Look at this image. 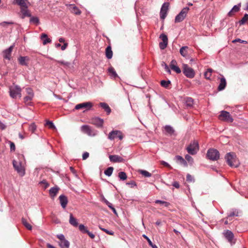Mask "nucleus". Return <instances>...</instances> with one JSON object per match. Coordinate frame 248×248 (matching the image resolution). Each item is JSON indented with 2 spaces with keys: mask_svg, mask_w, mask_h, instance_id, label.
Returning a JSON list of instances; mask_svg holds the SVG:
<instances>
[{
  "mask_svg": "<svg viewBox=\"0 0 248 248\" xmlns=\"http://www.w3.org/2000/svg\"><path fill=\"white\" fill-rule=\"evenodd\" d=\"M226 162L231 167L237 168L240 163L234 153L229 152L225 155Z\"/></svg>",
  "mask_w": 248,
  "mask_h": 248,
  "instance_id": "nucleus-1",
  "label": "nucleus"
},
{
  "mask_svg": "<svg viewBox=\"0 0 248 248\" xmlns=\"http://www.w3.org/2000/svg\"><path fill=\"white\" fill-rule=\"evenodd\" d=\"M80 130L82 133L86 134L90 137L95 136L98 133L97 130L86 124L82 125L80 127Z\"/></svg>",
  "mask_w": 248,
  "mask_h": 248,
  "instance_id": "nucleus-2",
  "label": "nucleus"
},
{
  "mask_svg": "<svg viewBox=\"0 0 248 248\" xmlns=\"http://www.w3.org/2000/svg\"><path fill=\"white\" fill-rule=\"evenodd\" d=\"M187 152L191 155H196L199 150V146L198 141L193 140L191 141L186 148Z\"/></svg>",
  "mask_w": 248,
  "mask_h": 248,
  "instance_id": "nucleus-3",
  "label": "nucleus"
},
{
  "mask_svg": "<svg viewBox=\"0 0 248 248\" xmlns=\"http://www.w3.org/2000/svg\"><path fill=\"white\" fill-rule=\"evenodd\" d=\"M206 155L209 159L216 161L219 159L220 154L217 149L211 148L207 151Z\"/></svg>",
  "mask_w": 248,
  "mask_h": 248,
  "instance_id": "nucleus-4",
  "label": "nucleus"
},
{
  "mask_svg": "<svg viewBox=\"0 0 248 248\" xmlns=\"http://www.w3.org/2000/svg\"><path fill=\"white\" fill-rule=\"evenodd\" d=\"M9 90L10 95L12 98H16L18 95L19 97H21V89L18 85H16L13 87H11Z\"/></svg>",
  "mask_w": 248,
  "mask_h": 248,
  "instance_id": "nucleus-5",
  "label": "nucleus"
},
{
  "mask_svg": "<svg viewBox=\"0 0 248 248\" xmlns=\"http://www.w3.org/2000/svg\"><path fill=\"white\" fill-rule=\"evenodd\" d=\"M189 10L188 7H184L181 12L175 17V22H181L186 18V15Z\"/></svg>",
  "mask_w": 248,
  "mask_h": 248,
  "instance_id": "nucleus-6",
  "label": "nucleus"
},
{
  "mask_svg": "<svg viewBox=\"0 0 248 248\" xmlns=\"http://www.w3.org/2000/svg\"><path fill=\"white\" fill-rule=\"evenodd\" d=\"M183 73L186 77L189 78H193L195 75L194 70L186 64L183 65Z\"/></svg>",
  "mask_w": 248,
  "mask_h": 248,
  "instance_id": "nucleus-7",
  "label": "nucleus"
},
{
  "mask_svg": "<svg viewBox=\"0 0 248 248\" xmlns=\"http://www.w3.org/2000/svg\"><path fill=\"white\" fill-rule=\"evenodd\" d=\"M118 138L120 140H122L124 136L122 132L120 130H112L108 135V139L110 140H114L115 138Z\"/></svg>",
  "mask_w": 248,
  "mask_h": 248,
  "instance_id": "nucleus-8",
  "label": "nucleus"
},
{
  "mask_svg": "<svg viewBox=\"0 0 248 248\" xmlns=\"http://www.w3.org/2000/svg\"><path fill=\"white\" fill-rule=\"evenodd\" d=\"M169 5L170 3L166 2H164L161 6L160 11V17L162 20H164L167 16Z\"/></svg>",
  "mask_w": 248,
  "mask_h": 248,
  "instance_id": "nucleus-9",
  "label": "nucleus"
},
{
  "mask_svg": "<svg viewBox=\"0 0 248 248\" xmlns=\"http://www.w3.org/2000/svg\"><path fill=\"white\" fill-rule=\"evenodd\" d=\"M13 165L15 169L17 172L21 174V176H24L25 174V170L22 166L21 162H18L15 160L13 161Z\"/></svg>",
  "mask_w": 248,
  "mask_h": 248,
  "instance_id": "nucleus-10",
  "label": "nucleus"
},
{
  "mask_svg": "<svg viewBox=\"0 0 248 248\" xmlns=\"http://www.w3.org/2000/svg\"><path fill=\"white\" fill-rule=\"evenodd\" d=\"M91 124L95 125L97 127H102L104 124V120L98 117H94L91 119Z\"/></svg>",
  "mask_w": 248,
  "mask_h": 248,
  "instance_id": "nucleus-11",
  "label": "nucleus"
},
{
  "mask_svg": "<svg viewBox=\"0 0 248 248\" xmlns=\"http://www.w3.org/2000/svg\"><path fill=\"white\" fill-rule=\"evenodd\" d=\"M14 47V45H13L11 46L8 48L2 51V55H3V57L4 59L7 60L8 61L11 60V54H12V52L13 50Z\"/></svg>",
  "mask_w": 248,
  "mask_h": 248,
  "instance_id": "nucleus-12",
  "label": "nucleus"
},
{
  "mask_svg": "<svg viewBox=\"0 0 248 248\" xmlns=\"http://www.w3.org/2000/svg\"><path fill=\"white\" fill-rule=\"evenodd\" d=\"M159 38H161L162 40V42L159 43V47L161 49H164L168 45V37L166 34L162 33L160 35Z\"/></svg>",
  "mask_w": 248,
  "mask_h": 248,
  "instance_id": "nucleus-13",
  "label": "nucleus"
},
{
  "mask_svg": "<svg viewBox=\"0 0 248 248\" xmlns=\"http://www.w3.org/2000/svg\"><path fill=\"white\" fill-rule=\"evenodd\" d=\"M93 107V104L91 102H85L82 103L77 104L75 108L76 109H79L82 108H86V110H89Z\"/></svg>",
  "mask_w": 248,
  "mask_h": 248,
  "instance_id": "nucleus-14",
  "label": "nucleus"
},
{
  "mask_svg": "<svg viewBox=\"0 0 248 248\" xmlns=\"http://www.w3.org/2000/svg\"><path fill=\"white\" fill-rule=\"evenodd\" d=\"M66 6L69 8L70 12L76 15H80L81 14V10L75 4H66Z\"/></svg>",
  "mask_w": 248,
  "mask_h": 248,
  "instance_id": "nucleus-15",
  "label": "nucleus"
},
{
  "mask_svg": "<svg viewBox=\"0 0 248 248\" xmlns=\"http://www.w3.org/2000/svg\"><path fill=\"white\" fill-rule=\"evenodd\" d=\"M219 118L223 117V120L228 121L229 122H232L233 121V118L230 115V113L225 110H222L219 116Z\"/></svg>",
  "mask_w": 248,
  "mask_h": 248,
  "instance_id": "nucleus-16",
  "label": "nucleus"
},
{
  "mask_svg": "<svg viewBox=\"0 0 248 248\" xmlns=\"http://www.w3.org/2000/svg\"><path fill=\"white\" fill-rule=\"evenodd\" d=\"M78 229L82 233H87L92 239H93L95 237V235L89 231L87 228L84 225L79 224Z\"/></svg>",
  "mask_w": 248,
  "mask_h": 248,
  "instance_id": "nucleus-17",
  "label": "nucleus"
},
{
  "mask_svg": "<svg viewBox=\"0 0 248 248\" xmlns=\"http://www.w3.org/2000/svg\"><path fill=\"white\" fill-rule=\"evenodd\" d=\"M59 199L61 206L63 209H65L68 203V199L67 197L65 195L62 194L59 196Z\"/></svg>",
  "mask_w": 248,
  "mask_h": 248,
  "instance_id": "nucleus-18",
  "label": "nucleus"
},
{
  "mask_svg": "<svg viewBox=\"0 0 248 248\" xmlns=\"http://www.w3.org/2000/svg\"><path fill=\"white\" fill-rule=\"evenodd\" d=\"M109 159L112 162H124V161L123 157L118 155H110Z\"/></svg>",
  "mask_w": 248,
  "mask_h": 248,
  "instance_id": "nucleus-19",
  "label": "nucleus"
},
{
  "mask_svg": "<svg viewBox=\"0 0 248 248\" xmlns=\"http://www.w3.org/2000/svg\"><path fill=\"white\" fill-rule=\"evenodd\" d=\"M223 234L225 238L229 242H232V240L234 237V235L232 231L227 230L224 232Z\"/></svg>",
  "mask_w": 248,
  "mask_h": 248,
  "instance_id": "nucleus-20",
  "label": "nucleus"
},
{
  "mask_svg": "<svg viewBox=\"0 0 248 248\" xmlns=\"http://www.w3.org/2000/svg\"><path fill=\"white\" fill-rule=\"evenodd\" d=\"M69 222L74 227L79 226L78 219L73 216L72 213L70 214Z\"/></svg>",
  "mask_w": 248,
  "mask_h": 248,
  "instance_id": "nucleus-21",
  "label": "nucleus"
},
{
  "mask_svg": "<svg viewBox=\"0 0 248 248\" xmlns=\"http://www.w3.org/2000/svg\"><path fill=\"white\" fill-rule=\"evenodd\" d=\"M20 12L22 14L21 18L24 19L25 17H31V13L28 8H21Z\"/></svg>",
  "mask_w": 248,
  "mask_h": 248,
  "instance_id": "nucleus-22",
  "label": "nucleus"
},
{
  "mask_svg": "<svg viewBox=\"0 0 248 248\" xmlns=\"http://www.w3.org/2000/svg\"><path fill=\"white\" fill-rule=\"evenodd\" d=\"M108 75L111 78H115L118 77V76L116 73V72L115 71L114 68L113 67H109L108 69Z\"/></svg>",
  "mask_w": 248,
  "mask_h": 248,
  "instance_id": "nucleus-23",
  "label": "nucleus"
},
{
  "mask_svg": "<svg viewBox=\"0 0 248 248\" xmlns=\"http://www.w3.org/2000/svg\"><path fill=\"white\" fill-rule=\"evenodd\" d=\"M99 105L107 112V115L110 113L111 110L108 104L105 102H101L99 103Z\"/></svg>",
  "mask_w": 248,
  "mask_h": 248,
  "instance_id": "nucleus-24",
  "label": "nucleus"
},
{
  "mask_svg": "<svg viewBox=\"0 0 248 248\" xmlns=\"http://www.w3.org/2000/svg\"><path fill=\"white\" fill-rule=\"evenodd\" d=\"M226 86V81L224 77H222L220 78L219 84L218 86L217 90L219 91L223 90Z\"/></svg>",
  "mask_w": 248,
  "mask_h": 248,
  "instance_id": "nucleus-25",
  "label": "nucleus"
},
{
  "mask_svg": "<svg viewBox=\"0 0 248 248\" xmlns=\"http://www.w3.org/2000/svg\"><path fill=\"white\" fill-rule=\"evenodd\" d=\"M59 189V187L57 186L51 187L49 190L50 196L52 198H54L57 195Z\"/></svg>",
  "mask_w": 248,
  "mask_h": 248,
  "instance_id": "nucleus-26",
  "label": "nucleus"
},
{
  "mask_svg": "<svg viewBox=\"0 0 248 248\" xmlns=\"http://www.w3.org/2000/svg\"><path fill=\"white\" fill-rule=\"evenodd\" d=\"M58 244L61 248H69L70 247V243L66 239L59 241Z\"/></svg>",
  "mask_w": 248,
  "mask_h": 248,
  "instance_id": "nucleus-27",
  "label": "nucleus"
},
{
  "mask_svg": "<svg viewBox=\"0 0 248 248\" xmlns=\"http://www.w3.org/2000/svg\"><path fill=\"white\" fill-rule=\"evenodd\" d=\"M105 53L106 57L108 59H110L112 57L113 52L111 49V47L110 45L108 46L106 48Z\"/></svg>",
  "mask_w": 248,
  "mask_h": 248,
  "instance_id": "nucleus-28",
  "label": "nucleus"
},
{
  "mask_svg": "<svg viewBox=\"0 0 248 248\" xmlns=\"http://www.w3.org/2000/svg\"><path fill=\"white\" fill-rule=\"evenodd\" d=\"M175 159L176 161L178 162L179 161L181 165H183L185 167L187 166V161L185 159H184L181 156L178 155H176L175 156Z\"/></svg>",
  "mask_w": 248,
  "mask_h": 248,
  "instance_id": "nucleus-29",
  "label": "nucleus"
},
{
  "mask_svg": "<svg viewBox=\"0 0 248 248\" xmlns=\"http://www.w3.org/2000/svg\"><path fill=\"white\" fill-rule=\"evenodd\" d=\"M41 39L43 40V44L44 45L50 43L51 41V39L48 38L47 34L46 33H42L41 34Z\"/></svg>",
  "mask_w": 248,
  "mask_h": 248,
  "instance_id": "nucleus-30",
  "label": "nucleus"
},
{
  "mask_svg": "<svg viewBox=\"0 0 248 248\" xmlns=\"http://www.w3.org/2000/svg\"><path fill=\"white\" fill-rule=\"evenodd\" d=\"M166 132L169 135H172L174 133V130L173 128L170 125H166L164 127Z\"/></svg>",
  "mask_w": 248,
  "mask_h": 248,
  "instance_id": "nucleus-31",
  "label": "nucleus"
},
{
  "mask_svg": "<svg viewBox=\"0 0 248 248\" xmlns=\"http://www.w3.org/2000/svg\"><path fill=\"white\" fill-rule=\"evenodd\" d=\"M113 170L114 169L112 167H109L106 170H105L104 174L106 176L110 177L112 174Z\"/></svg>",
  "mask_w": 248,
  "mask_h": 248,
  "instance_id": "nucleus-32",
  "label": "nucleus"
},
{
  "mask_svg": "<svg viewBox=\"0 0 248 248\" xmlns=\"http://www.w3.org/2000/svg\"><path fill=\"white\" fill-rule=\"evenodd\" d=\"M193 99L190 97H187L185 100L186 105L187 107H192L193 105Z\"/></svg>",
  "mask_w": 248,
  "mask_h": 248,
  "instance_id": "nucleus-33",
  "label": "nucleus"
},
{
  "mask_svg": "<svg viewBox=\"0 0 248 248\" xmlns=\"http://www.w3.org/2000/svg\"><path fill=\"white\" fill-rule=\"evenodd\" d=\"M188 48V47L187 46H183L180 48V53L183 57L186 56L187 53V49Z\"/></svg>",
  "mask_w": 248,
  "mask_h": 248,
  "instance_id": "nucleus-34",
  "label": "nucleus"
},
{
  "mask_svg": "<svg viewBox=\"0 0 248 248\" xmlns=\"http://www.w3.org/2000/svg\"><path fill=\"white\" fill-rule=\"evenodd\" d=\"M30 22L31 23H33L36 25H38L40 23L39 18L36 16L30 17Z\"/></svg>",
  "mask_w": 248,
  "mask_h": 248,
  "instance_id": "nucleus-35",
  "label": "nucleus"
},
{
  "mask_svg": "<svg viewBox=\"0 0 248 248\" xmlns=\"http://www.w3.org/2000/svg\"><path fill=\"white\" fill-rule=\"evenodd\" d=\"M171 82L170 80H162L160 82L161 85L165 88H167L170 85Z\"/></svg>",
  "mask_w": 248,
  "mask_h": 248,
  "instance_id": "nucleus-36",
  "label": "nucleus"
},
{
  "mask_svg": "<svg viewBox=\"0 0 248 248\" xmlns=\"http://www.w3.org/2000/svg\"><path fill=\"white\" fill-rule=\"evenodd\" d=\"M34 94L33 93H30V95H29L28 96H26L24 98V100L25 103H26L28 105H30L31 104V102L28 103V101H30L32 100Z\"/></svg>",
  "mask_w": 248,
  "mask_h": 248,
  "instance_id": "nucleus-37",
  "label": "nucleus"
},
{
  "mask_svg": "<svg viewBox=\"0 0 248 248\" xmlns=\"http://www.w3.org/2000/svg\"><path fill=\"white\" fill-rule=\"evenodd\" d=\"M212 71L213 70L212 69L208 68L207 69V71L204 72V76L206 79H210Z\"/></svg>",
  "mask_w": 248,
  "mask_h": 248,
  "instance_id": "nucleus-38",
  "label": "nucleus"
},
{
  "mask_svg": "<svg viewBox=\"0 0 248 248\" xmlns=\"http://www.w3.org/2000/svg\"><path fill=\"white\" fill-rule=\"evenodd\" d=\"M118 177L120 180L124 181L127 179V175L124 171H120L118 173Z\"/></svg>",
  "mask_w": 248,
  "mask_h": 248,
  "instance_id": "nucleus-39",
  "label": "nucleus"
},
{
  "mask_svg": "<svg viewBox=\"0 0 248 248\" xmlns=\"http://www.w3.org/2000/svg\"><path fill=\"white\" fill-rule=\"evenodd\" d=\"M22 223L27 229L29 230H31L32 229V226L31 225L28 223L25 218H22Z\"/></svg>",
  "mask_w": 248,
  "mask_h": 248,
  "instance_id": "nucleus-40",
  "label": "nucleus"
},
{
  "mask_svg": "<svg viewBox=\"0 0 248 248\" xmlns=\"http://www.w3.org/2000/svg\"><path fill=\"white\" fill-rule=\"evenodd\" d=\"M248 20V14H245L242 18L239 21V23L240 25H244L246 23L247 21Z\"/></svg>",
  "mask_w": 248,
  "mask_h": 248,
  "instance_id": "nucleus-41",
  "label": "nucleus"
},
{
  "mask_svg": "<svg viewBox=\"0 0 248 248\" xmlns=\"http://www.w3.org/2000/svg\"><path fill=\"white\" fill-rule=\"evenodd\" d=\"M142 236L147 240L149 245L152 247V248H158L155 245L153 244L150 239L147 236H146L145 234H143Z\"/></svg>",
  "mask_w": 248,
  "mask_h": 248,
  "instance_id": "nucleus-42",
  "label": "nucleus"
},
{
  "mask_svg": "<svg viewBox=\"0 0 248 248\" xmlns=\"http://www.w3.org/2000/svg\"><path fill=\"white\" fill-rule=\"evenodd\" d=\"M170 68L177 74H180L181 72L180 68L178 66L174 64H171L170 65Z\"/></svg>",
  "mask_w": 248,
  "mask_h": 248,
  "instance_id": "nucleus-43",
  "label": "nucleus"
},
{
  "mask_svg": "<svg viewBox=\"0 0 248 248\" xmlns=\"http://www.w3.org/2000/svg\"><path fill=\"white\" fill-rule=\"evenodd\" d=\"M155 203H159L160 204H162L165 207H168L170 205V203L169 202H165V201H161L160 200H155Z\"/></svg>",
  "mask_w": 248,
  "mask_h": 248,
  "instance_id": "nucleus-44",
  "label": "nucleus"
},
{
  "mask_svg": "<svg viewBox=\"0 0 248 248\" xmlns=\"http://www.w3.org/2000/svg\"><path fill=\"white\" fill-rule=\"evenodd\" d=\"M139 172L146 177H150L152 176V174L151 173L145 170H140Z\"/></svg>",
  "mask_w": 248,
  "mask_h": 248,
  "instance_id": "nucleus-45",
  "label": "nucleus"
},
{
  "mask_svg": "<svg viewBox=\"0 0 248 248\" xmlns=\"http://www.w3.org/2000/svg\"><path fill=\"white\" fill-rule=\"evenodd\" d=\"M239 216V211L236 209L233 210V211L231 213H230L228 215L227 218L232 217V216H235L238 217Z\"/></svg>",
  "mask_w": 248,
  "mask_h": 248,
  "instance_id": "nucleus-46",
  "label": "nucleus"
},
{
  "mask_svg": "<svg viewBox=\"0 0 248 248\" xmlns=\"http://www.w3.org/2000/svg\"><path fill=\"white\" fill-rule=\"evenodd\" d=\"M30 60L29 57L28 56H20L18 59V62H26L30 61Z\"/></svg>",
  "mask_w": 248,
  "mask_h": 248,
  "instance_id": "nucleus-47",
  "label": "nucleus"
},
{
  "mask_svg": "<svg viewBox=\"0 0 248 248\" xmlns=\"http://www.w3.org/2000/svg\"><path fill=\"white\" fill-rule=\"evenodd\" d=\"M186 160L187 161L190 165H192L193 163V159L189 155H185Z\"/></svg>",
  "mask_w": 248,
  "mask_h": 248,
  "instance_id": "nucleus-48",
  "label": "nucleus"
},
{
  "mask_svg": "<svg viewBox=\"0 0 248 248\" xmlns=\"http://www.w3.org/2000/svg\"><path fill=\"white\" fill-rule=\"evenodd\" d=\"M46 125H47L49 126V128L52 129H56V127L52 122V121H47L46 124Z\"/></svg>",
  "mask_w": 248,
  "mask_h": 248,
  "instance_id": "nucleus-49",
  "label": "nucleus"
},
{
  "mask_svg": "<svg viewBox=\"0 0 248 248\" xmlns=\"http://www.w3.org/2000/svg\"><path fill=\"white\" fill-rule=\"evenodd\" d=\"M241 6V3H238L237 5H234L232 9V11H233L234 13L238 12L240 10Z\"/></svg>",
  "mask_w": 248,
  "mask_h": 248,
  "instance_id": "nucleus-50",
  "label": "nucleus"
},
{
  "mask_svg": "<svg viewBox=\"0 0 248 248\" xmlns=\"http://www.w3.org/2000/svg\"><path fill=\"white\" fill-rule=\"evenodd\" d=\"M36 129V125L34 123H31L29 126V130L33 133Z\"/></svg>",
  "mask_w": 248,
  "mask_h": 248,
  "instance_id": "nucleus-51",
  "label": "nucleus"
},
{
  "mask_svg": "<svg viewBox=\"0 0 248 248\" xmlns=\"http://www.w3.org/2000/svg\"><path fill=\"white\" fill-rule=\"evenodd\" d=\"M186 181L188 182H192L194 181V179L192 176L190 174H187L186 177Z\"/></svg>",
  "mask_w": 248,
  "mask_h": 248,
  "instance_id": "nucleus-52",
  "label": "nucleus"
},
{
  "mask_svg": "<svg viewBox=\"0 0 248 248\" xmlns=\"http://www.w3.org/2000/svg\"><path fill=\"white\" fill-rule=\"evenodd\" d=\"M40 184L44 185V188H46L49 186V184L46 180H43L39 183Z\"/></svg>",
  "mask_w": 248,
  "mask_h": 248,
  "instance_id": "nucleus-53",
  "label": "nucleus"
},
{
  "mask_svg": "<svg viewBox=\"0 0 248 248\" xmlns=\"http://www.w3.org/2000/svg\"><path fill=\"white\" fill-rule=\"evenodd\" d=\"M102 201L104 202L109 208L111 207V206L112 205V204L110 202H109L107 199H106L104 197H103L102 198Z\"/></svg>",
  "mask_w": 248,
  "mask_h": 248,
  "instance_id": "nucleus-54",
  "label": "nucleus"
},
{
  "mask_svg": "<svg viewBox=\"0 0 248 248\" xmlns=\"http://www.w3.org/2000/svg\"><path fill=\"white\" fill-rule=\"evenodd\" d=\"M10 142V150L11 152L15 151L16 150V146L15 143L12 141H9Z\"/></svg>",
  "mask_w": 248,
  "mask_h": 248,
  "instance_id": "nucleus-55",
  "label": "nucleus"
},
{
  "mask_svg": "<svg viewBox=\"0 0 248 248\" xmlns=\"http://www.w3.org/2000/svg\"><path fill=\"white\" fill-rule=\"evenodd\" d=\"M127 185H129L131 186V187H134V186H137V184L136 182L134 181H131L130 182H127L126 184Z\"/></svg>",
  "mask_w": 248,
  "mask_h": 248,
  "instance_id": "nucleus-56",
  "label": "nucleus"
},
{
  "mask_svg": "<svg viewBox=\"0 0 248 248\" xmlns=\"http://www.w3.org/2000/svg\"><path fill=\"white\" fill-rule=\"evenodd\" d=\"M56 237L60 240V241H62L65 240V236L63 234H59L56 235Z\"/></svg>",
  "mask_w": 248,
  "mask_h": 248,
  "instance_id": "nucleus-57",
  "label": "nucleus"
},
{
  "mask_svg": "<svg viewBox=\"0 0 248 248\" xmlns=\"http://www.w3.org/2000/svg\"><path fill=\"white\" fill-rule=\"evenodd\" d=\"M27 0H23V1L21 2V4H20V8H28V6L26 3Z\"/></svg>",
  "mask_w": 248,
  "mask_h": 248,
  "instance_id": "nucleus-58",
  "label": "nucleus"
},
{
  "mask_svg": "<svg viewBox=\"0 0 248 248\" xmlns=\"http://www.w3.org/2000/svg\"><path fill=\"white\" fill-rule=\"evenodd\" d=\"M6 128V125L0 120V129L2 130Z\"/></svg>",
  "mask_w": 248,
  "mask_h": 248,
  "instance_id": "nucleus-59",
  "label": "nucleus"
},
{
  "mask_svg": "<svg viewBox=\"0 0 248 248\" xmlns=\"http://www.w3.org/2000/svg\"><path fill=\"white\" fill-rule=\"evenodd\" d=\"M14 23L13 22H7V21H4L1 22L0 25L4 26L5 25H12Z\"/></svg>",
  "mask_w": 248,
  "mask_h": 248,
  "instance_id": "nucleus-60",
  "label": "nucleus"
},
{
  "mask_svg": "<svg viewBox=\"0 0 248 248\" xmlns=\"http://www.w3.org/2000/svg\"><path fill=\"white\" fill-rule=\"evenodd\" d=\"M89 156V154L88 152H84L82 155L83 160L86 159Z\"/></svg>",
  "mask_w": 248,
  "mask_h": 248,
  "instance_id": "nucleus-61",
  "label": "nucleus"
},
{
  "mask_svg": "<svg viewBox=\"0 0 248 248\" xmlns=\"http://www.w3.org/2000/svg\"><path fill=\"white\" fill-rule=\"evenodd\" d=\"M172 185L176 188H179L180 187L179 183L177 181L173 182Z\"/></svg>",
  "mask_w": 248,
  "mask_h": 248,
  "instance_id": "nucleus-62",
  "label": "nucleus"
},
{
  "mask_svg": "<svg viewBox=\"0 0 248 248\" xmlns=\"http://www.w3.org/2000/svg\"><path fill=\"white\" fill-rule=\"evenodd\" d=\"M162 66L164 68L165 71L170 68L169 66L166 64V63H162Z\"/></svg>",
  "mask_w": 248,
  "mask_h": 248,
  "instance_id": "nucleus-63",
  "label": "nucleus"
},
{
  "mask_svg": "<svg viewBox=\"0 0 248 248\" xmlns=\"http://www.w3.org/2000/svg\"><path fill=\"white\" fill-rule=\"evenodd\" d=\"M22 1H23V0H14V3L20 6Z\"/></svg>",
  "mask_w": 248,
  "mask_h": 248,
  "instance_id": "nucleus-64",
  "label": "nucleus"
}]
</instances>
